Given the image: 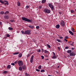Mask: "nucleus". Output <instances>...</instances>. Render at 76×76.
I'll return each mask as SVG.
<instances>
[{
    "instance_id": "2",
    "label": "nucleus",
    "mask_w": 76,
    "mask_h": 76,
    "mask_svg": "<svg viewBox=\"0 0 76 76\" xmlns=\"http://www.w3.org/2000/svg\"><path fill=\"white\" fill-rule=\"evenodd\" d=\"M44 12L45 13H50L51 11L47 9H45L44 10Z\"/></svg>"
},
{
    "instance_id": "48",
    "label": "nucleus",
    "mask_w": 76,
    "mask_h": 76,
    "mask_svg": "<svg viewBox=\"0 0 76 76\" xmlns=\"http://www.w3.org/2000/svg\"><path fill=\"white\" fill-rule=\"evenodd\" d=\"M39 9H41V8H42V7L41 6H39Z\"/></svg>"
},
{
    "instance_id": "36",
    "label": "nucleus",
    "mask_w": 76,
    "mask_h": 76,
    "mask_svg": "<svg viewBox=\"0 0 76 76\" xmlns=\"http://www.w3.org/2000/svg\"><path fill=\"white\" fill-rule=\"evenodd\" d=\"M7 37H10V35L9 34H7Z\"/></svg>"
},
{
    "instance_id": "12",
    "label": "nucleus",
    "mask_w": 76,
    "mask_h": 76,
    "mask_svg": "<svg viewBox=\"0 0 76 76\" xmlns=\"http://www.w3.org/2000/svg\"><path fill=\"white\" fill-rule=\"evenodd\" d=\"M56 28L57 29H58V28H60V25H56Z\"/></svg>"
},
{
    "instance_id": "52",
    "label": "nucleus",
    "mask_w": 76,
    "mask_h": 76,
    "mask_svg": "<svg viewBox=\"0 0 76 76\" xmlns=\"http://www.w3.org/2000/svg\"><path fill=\"white\" fill-rule=\"evenodd\" d=\"M59 38H60V39H63V37H59Z\"/></svg>"
},
{
    "instance_id": "43",
    "label": "nucleus",
    "mask_w": 76,
    "mask_h": 76,
    "mask_svg": "<svg viewBox=\"0 0 76 76\" xmlns=\"http://www.w3.org/2000/svg\"><path fill=\"white\" fill-rule=\"evenodd\" d=\"M53 56H56V54L54 52H53Z\"/></svg>"
},
{
    "instance_id": "53",
    "label": "nucleus",
    "mask_w": 76,
    "mask_h": 76,
    "mask_svg": "<svg viewBox=\"0 0 76 76\" xmlns=\"http://www.w3.org/2000/svg\"><path fill=\"white\" fill-rule=\"evenodd\" d=\"M69 45H71L72 46H73V45L72 43L71 44H69Z\"/></svg>"
},
{
    "instance_id": "56",
    "label": "nucleus",
    "mask_w": 76,
    "mask_h": 76,
    "mask_svg": "<svg viewBox=\"0 0 76 76\" xmlns=\"http://www.w3.org/2000/svg\"><path fill=\"white\" fill-rule=\"evenodd\" d=\"M29 56H30V55H29V54H28V55L27 56V57H29Z\"/></svg>"
},
{
    "instance_id": "39",
    "label": "nucleus",
    "mask_w": 76,
    "mask_h": 76,
    "mask_svg": "<svg viewBox=\"0 0 76 76\" xmlns=\"http://www.w3.org/2000/svg\"><path fill=\"white\" fill-rule=\"evenodd\" d=\"M11 65H12V66H15V63H11Z\"/></svg>"
},
{
    "instance_id": "4",
    "label": "nucleus",
    "mask_w": 76,
    "mask_h": 76,
    "mask_svg": "<svg viewBox=\"0 0 76 76\" xmlns=\"http://www.w3.org/2000/svg\"><path fill=\"white\" fill-rule=\"evenodd\" d=\"M60 24L61 26H64L65 25L64 24V21L63 20H61V22L60 23Z\"/></svg>"
},
{
    "instance_id": "19",
    "label": "nucleus",
    "mask_w": 76,
    "mask_h": 76,
    "mask_svg": "<svg viewBox=\"0 0 76 76\" xmlns=\"http://www.w3.org/2000/svg\"><path fill=\"white\" fill-rule=\"evenodd\" d=\"M44 53L46 54H47V53H48V52L47 50H45Z\"/></svg>"
},
{
    "instance_id": "5",
    "label": "nucleus",
    "mask_w": 76,
    "mask_h": 76,
    "mask_svg": "<svg viewBox=\"0 0 76 76\" xmlns=\"http://www.w3.org/2000/svg\"><path fill=\"white\" fill-rule=\"evenodd\" d=\"M25 34L27 35H31V31L28 30L25 31Z\"/></svg>"
},
{
    "instance_id": "33",
    "label": "nucleus",
    "mask_w": 76,
    "mask_h": 76,
    "mask_svg": "<svg viewBox=\"0 0 76 76\" xmlns=\"http://www.w3.org/2000/svg\"><path fill=\"white\" fill-rule=\"evenodd\" d=\"M7 73V72L6 71H4L3 72V73L4 74H5L6 73Z\"/></svg>"
},
{
    "instance_id": "9",
    "label": "nucleus",
    "mask_w": 76,
    "mask_h": 76,
    "mask_svg": "<svg viewBox=\"0 0 76 76\" xmlns=\"http://www.w3.org/2000/svg\"><path fill=\"white\" fill-rule=\"evenodd\" d=\"M34 56H32V57L31 58V59H30V63H32L33 62V60L34 59Z\"/></svg>"
},
{
    "instance_id": "31",
    "label": "nucleus",
    "mask_w": 76,
    "mask_h": 76,
    "mask_svg": "<svg viewBox=\"0 0 76 76\" xmlns=\"http://www.w3.org/2000/svg\"><path fill=\"white\" fill-rule=\"evenodd\" d=\"M0 2L1 3H2V4H4V2L3 1L1 0H0Z\"/></svg>"
},
{
    "instance_id": "64",
    "label": "nucleus",
    "mask_w": 76,
    "mask_h": 76,
    "mask_svg": "<svg viewBox=\"0 0 76 76\" xmlns=\"http://www.w3.org/2000/svg\"><path fill=\"white\" fill-rule=\"evenodd\" d=\"M48 76H51V75H48Z\"/></svg>"
},
{
    "instance_id": "62",
    "label": "nucleus",
    "mask_w": 76,
    "mask_h": 76,
    "mask_svg": "<svg viewBox=\"0 0 76 76\" xmlns=\"http://www.w3.org/2000/svg\"><path fill=\"white\" fill-rule=\"evenodd\" d=\"M4 14L6 15H7V13L6 12H5Z\"/></svg>"
},
{
    "instance_id": "20",
    "label": "nucleus",
    "mask_w": 76,
    "mask_h": 76,
    "mask_svg": "<svg viewBox=\"0 0 76 76\" xmlns=\"http://www.w3.org/2000/svg\"><path fill=\"white\" fill-rule=\"evenodd\" d=\"M46 2V0H42V3H44Z\"/></svg>"
},
{
    "instance_id": "26",
    "label": "nucleus",
    "mask_w": 76,
    "mask_h": 76,
    "mask_svg": "<svg viewBox=\"0 0 76 76\" xmlns=\"http://www.w3.org/2000/svg\"><path fill=\"white\" fill-rule=\"evenodd\" d=\"M74 30H75V29L73 28H72V29H71V31H72V32H75V31H74Z\"/></svg>"
},
{
    "instance_id": "54",
    "label": "nucleus",
    "mask_w": 76,
    "mask_h": 76,
    "mask_svg": "<svg viewBox=\"0 0 76 76\" xmlns=\"http://www.w3.org/2000/svg\"><path fill=\"white\" fill-rule=\"evenodd\" d=\"M2 25V23L1 22H0V25Z\"/></svg>"
},
{
    "instance_id": "28",
    "label": "nucleus",
    "mask_w": 76,
    "mask_h": 76,
    "mask_svg": "<svg viewBox=\"0 0 76 76\" xmlns=\"http://www.w3.org/2000/svg\"><path fill=\"white\" fill-rule=\"evenodd\" d=\"M21 33H22L23 34H26L25 31V32H24L23 31H21Z\"/></svg>"
},
{
    "instance_id": "14",
    "label": "nucleus",
    "mask_w": 76,
    "mask_h": 76,
    "mask_svg": "<svg viewBox=\"0 0 76 76\" xmlns=\"http://www.w3.org/2000/svg\"><path fill=\"white\" fill-rule=\"evenodd\" d=\"M11 68V66L10 65H8L7 66V69H10Z\"/></svg>"
},
{
    "instance_id": "30",
    "label": "nucleus",
    "mask_w": 76,
    "mask_h": 76,
    "mask_svg": "<svg viewBox=\"0 0 76 76\" xmlns=\"http://www.w3.org/2000/svg\"><path fill=\"white\" fill-rule=\"evenodd\" d=\"M40 72H45V70L44 69L41 70Z\"/></svg>"
},
{
    "instance_id": "3",
    "label": "nucleus",
    "mask_w": 76,
    "mask_h": 76,
    "mask_svg": "<svg viewBox=\"0 0 76 76\" xmlns=\"http://www.w3.org/2000/svg\"><path fill=\"white\" fill-rule=\"evenodd\" d=\"M18 64L19 66H23V62H22L21 61H19L18 62Z\"/></svg>"
},
{
    "instance_id": "22",
    "label": "nucleus",
    "mask_w": 76,
    "mask_h": 76,
    "mask_svg": "<svg viewBox=\"0 0 76 76\" xmlns=\"http://www.w3.org/2000/svg\"><path fill=\"white\" fill-rule=\"evenodd\" d=\"M8 29L9 30H13V28L12 27H10L9 28H8Z\"/></svg>"
},
{
    "instance_id": "25",
    "label": "nucleus",
    "mask_w": 76,
    "mask_h": 76,
    "mask_svg": "<svg viewBox=\"0 0 76 76\" xmlns=\"http://www.w3.org/2000/svg\"><path fill=\"white\" fill-rule=\"evenodd\" d=\"M4 18H5V19H8L9 18V17L8 16L6 15L5 16Z\"/></svg>"
},
{
    "instance_id": "46",
    "label": "nucleus",
    "mask_w": 76,
    "mask_h": 76,
    "mask_svg": "<svg viewBox=\"0 0 76 76\" xmlns=\"http://www.w3.org/2000/svg\"><path fill=\"white\" fill-rule=\"evenodd\" d=\"M14 63L15 64H17V63H18V61H16Z\"/></svg>"
},
{
    "instance_id": "60",
    "label": "nucleus",
    "mask_w": 76,
    "mask_h": 76,
    "mask_svg": "<svg viewBox=\"0 0 76 76\" xmlns=\"http://www.w3.org/2000/svg\"><path fill=\"white\" fill-rule=\"evenodd\" d=\"M59 13L60 15H61V12H59Z\"/></svg>"
},
{
    "instance_id": "16",
    "label": "nucleus",
    "mask_w": 76,
    "mask_h": 76,
    "mask_svg": "<svg viewBox=\"0 0 76 76\" xmlns=\"http://www.w3.org/2000/svg\"><path fill=\"white\" fill-rule=\"evenodd\" d=\"M72 53V50H69L67 51V53Z\"/></svg>"
},
{
    "instance_id": "18",
    "label": "nucleus",
    "mask_w": 76,
    "mask_h": 76,
    "mask_svg": "<svg viewBox=\"0 0 76 76\" xmlns=\"http://www.w3.org/2000/svg\"><path fill=\"white\" fill-rule=\"evenodd\" d=\"M52 58L53 59H55V58H57V56H53V57H52Z\"/></svg>"
},
{
    "instance_id": "15",
    "label": "nucleus",
    "mask_w": 76,
    "mask_h": 76,
    "mask_svg": "<svg viewBox=\"0 0 76 76\" xmlns=\"http://www.w3.org/2000/svg\"><path fill=\"white\" fill-rule=\"evenodd\" d=\"M17 5L18 6H20V3L19 1L17 2Z\"/></svg>"
},
{
    "instance_id": "49",
    "label": "nucleus",
    "mask_w": 76,
    "mask_h": 76,
    "mask_svg": "<svg viewBox=\"0 0 76 76\" xmlns=\"http://www.w3.org/2000/svg\"><path fill=\"white\" fill-rule=\"evenodd\" d=\"M28 8H29V6H26V9H28Z\"/></svg>"
},
{
    "instance_id": "21",
    "label": "nucleus",
    "mask_w": 76,
    "mask_h": 76,
    "mask_svg": "<svg viewBox=\"0 0 76 76\" xmlns=\"http://www.w3.org/2000/svg\"><path fill=\"white\" fill-rule=\"evenodd\" d=\"M41 68H42V66L41 65H39L38 67V69H41Z\"/></svg>"
},
{
    "instance_id": "23",
    "label": "nucleus",
    "mask_w": 76,
    "mask_h": 76,
    "mask_svg": "<svg viewBox=\"0 0 76 76\" xmlns=\"http://www.w3.org/2000/svg\"><path fill=\"white\" fill-rule=\"evenodd\" d=\"M19 53V52H16L15 53H14L13 54H14V55H15L16 54H18Z\"/></svg>"
},
{
    "instance_id": "11",
    "label": "nucleus",
    "mask_w": 76,
    "mask_h": 76,
    "mask_svg": "<svg viewBox=\"0 0 76 76\" xmlns=\"http://www.w3.org/2000/svg\"><path fill=\"white\" fill-rule=\"evenodd\" d=\"M22 56V54L21 53H20L19 54L18 57H19V58H21Z\"/></svg>"
},
{
    "instance_id": "24",
    "label": "nucleus",
    "mask_w": 76,
    "mask_h": 76,
    "mask_svg": "<svg viewBox=\"0 0 76 76\" xmlns=\"http://www.w3.org/2000/svg\"><path fill=\"white\" fill-rule=\"evenodd\" d=\"M0 13L1 14V15H3V14L4 13V12L3 11H1L0 12Z\"/></svg>"
},
{
    "instance_id": "42",
    "label": "nucleus",
    "mask_w": 76,
    "mask_h": 76,
    "mask_svg": "<svg viewBox=\"0 0 76 76\" xmlns=\"http://www.w3.org/2000/svg\"><path fill=\"white\" fill-rule=\"evenodd\" d=\"M36 71H37V72H39V69H36Z\"/></svg>"
},
{
    "instance_id": "27",
    "label": "nucleus",
    "mask_w": 76,
    "mask_h": 76,
    "mask_svg": "<svg viewBox=\"0 0 76 76\" xmlns=\"http://www.w3.org/2000/svg\"><path fill=\"white\" fill-rule=\"evenodd\" d=\"M25 75L26 76H30V75L28 74V73H25Z\"/></svg>"
},
{
    "instance_id": "35",
    "label": "nucleus",
    "mask_w": 76,
    "mask_h": 76,
    "mask_svg": "<svg viewBox=\"0 0 76 76\" xmlns=\"http://www.w3.org/2000/svg\"><path fill=\"white\" fill-rule=\"evenodd\" d=\"M41 57L42 58V59H44V57L43 56H41Z\"/></svg>"
},
{
    "instance_id": "61",
    "label": "nucleus",
    "mask_w": 76,
    "mask_h": 76,
    "mask_svg": "<svg viewBox=\"0 0 76 76\" xmlns=\"http://www.w3.org/2000/svg\"><path fill=\"white\" fill-rule=\"evenodd\" d=\"M71 49L72 50H74V48H71Z\"/></svg>"
},
{
    "instance_id": "51",
    "label": "nucleus",
    "mask_w": 76,
    "mask_h": 76,
    "mask_svg": "<svg viewBox=\"0 0 76 76\" xmlns=\"http://www.w3.org/2000/svg\"><path fill=\"white\" fill-rule=\"evenodd\" d=\"M6 13H9V11H6Z\"/></svg>"
},
{
    "instance_id": "17",
    "label": "nucleus",
    "mask_w": 76,
    "mask_h": 76,
    "mask_svg": "<svg viewBox=\"0 0 76 76\" xmlns=\"http://www.w3.org/2000/svg\"><path fill=\"white\" fill-rule=\"evenodd\" d=\"M19 70H20V71H22V67L21 66H20L19 68Z\"/></svg>"
},
{
    "instance_id": "10",
    "label": "nucleus",
    "mask_w": 76,
    "mask_h": 76,
    "mask_svg": "<svg viewBox=\"0 0 76 76\" xmlns=\"http://www.w3.org/2000/svg\"><path fill=\"white\" fill-rule=\"evenodd\" d=\"M28 27L30 28H31V29H33L34 27V26L31 25L30 26H29Z\"/></svg>"
},
{
    "instance_id": "57",
    "label": "nucleus",
    "mask_w": 76,
    "mask_h": 76,
    "mask_svg": "<svg viewBox=\"0 0 76 76\" xmlns=\"http://www.w3.org/2000/svg\"><path fill=\"white\" fill-rule=\"evenodd\" d=\"M34 42H35V40H33Z\"/></svg>"
},
{
    "instance_id": "34",
    "label": "nucleus",
    "mask_w": 76,
    "mask_h": 76,
    "mask_svg": "<svg viewBox=\"0 0 76 76\" xmlns=\"http://www.w3.org/2000/svg\"><path fill=\"white\" fill-rule=\"evenodd\" d=\"M56 40L58 41V42H61V41L59 39H57Z\"/></svg>"
},
{
    "instance_id": "38",
    "label": "nucleus",
    "mask_w": 76,
    "mask_h": 76,
    "mask_svg": "<svg viewBox=\"0 0 76 76\" xmlns=\"http://www.w3.org/2000/svg\"><path fill=\"white\" fill-rule=\"evenodd\" d=\"M39 28V26H37L36 27V29H38V28Z\"/></svg>"
},
{
    "instance_id": "37",
    "label": "nucleus",
    "mask_w": 76,
    "mask_h": 76,
    "mask_svg": "<svg viewBox=\"0 0 76 76\" xmlns=\"http://www.w3.org/2000/svg\"><path fill=\"white\" fill-rule=\"evenodd\" d=\"M71 13H73L74 12V11H73V10H71Z\"/></svg>"
},
{
    "instance_id": "47",
    "label": "nucleus",
    "mask_w": 76,
    "mask_h": 76,
    "mask_svg": "<svg viewBox=\"0 0 76 76\" xmlns=\"http://www.w3.org/2000/svg\"><path fill=\"white\" fill-rule=\"evenodd\" d=\"M6 4H7V5H9V3H5V5H6Z\"/></svg>"
},
{
    "instance_id": "29",
    "label": "nucleus",
    "mask_w": 76,
    "mask_h": 76,
    "mask_svg": "<svg viewBox=\"0 0 76 76\" xmlns=\"http://www.w3.org/2000/svg\"><path fill=\"white\" fill-rule=\"evenodd\" d=\"M47 45L49 48H51V46H50V45L48 44Z\"/></svg>"
},
{
    "instance_id": "8",
    "label": "nucleus",
    "mask_w": 76,
    "mask_h": 76,
    "mask_svg": "<svg viewBox=\"0 0 76 76\" xmlns=\"http://www.w3.org/2000/svg\"><path fill=\"white\" fill-rule=\"evenodd\" d=\"M22 68L23 70H26V66L25 65H23L22 66Z\"/></svg>"
},
{
    "instance_id": "1",
    "label": "nucleus",
    "mask_w": 76,
    "mask_h": 76,
    "mask_svg": "<svg viewBox=\"0 0 76 76\" xmlns=\"http://www.w3.org/2000/svg\"><path fill=\"white\" fill-rule=\"evenodd\" d=\"M22 18L23 20L26 21V22H31V23H32V20H29L28 18L25 17H22Z\"/></svg>"
},
{
    "instance_id": "63",
    "label": "nucleus",
    "mask_w": 76,
    "mask_h": 76,
    "mask_svg": "<svg viewBox=\"0 0 76 76\" xmlns=\"http://www.w3.org/2000/svg\"><path fill=\"white\" fill-rule=\"evenodd\" d=\"M58 49H60V47H58Z\"/></svg>"
},
{
    "instance_id": "58",
    "label": "nucleus",
    "mask_w": 76,
    "mask_h": 76,
    "mask_svg": "<svg viewBox=\"0 0 76 76\" xmlns=\"http://www.w3.org/2000/svg\"><path fill=\"white\" fill-rule=\"evenodd\" d=\"M72 42V41H70V42H68V43H71Z\"/></svg>"
},
{
    "instance_id": "55",
    "label": "nucleus",
    "mask_w": 76,
    "mask_h": 76,
    "mask_svg": "<svg viewBox=\"0 0 76 76\" xmlns=\"http://www.w3.org/2000/svg\"><path fill=\"white\" fill-rule=\"evenodd\" d=\"M56 72L57 74H59V72H57V71H56Z\"/></svg>"
},
{
    "instance_id": "32",
    "label": "nucleus",
    "mask_w": 76,
    "mask_h": 76,
    "mask_svg": "<svg viewBox=\"0 0 76 76\" xmlns=\"http://www.w3.org/2000/svg\"><path fill=\"white\" fill-rule=\"evenodd\" d=\"M65 41H66V42H67V40L66 39V38H65L64 39V42H65Z\"/></svg>"
},
{
    "instance_id": "13",
    "label": "nucleus",
    "mask_w": 76,
    "mask_h": 76,
    "mask_svg": "<svg viewBox=\"0 0 76 76\" xmlns=\"http://www.w3.org/2000/svg\"><path fill=\"white\" fill-rule=\"evenodd\" d=\"M69 34H71V35H73L74 34L73 33H72V31H69Z\"/></svg>"
},
{
    "instance_id": "45",
    "label": "nucleus",
    "mask_w": 76,
    "mask_h": 76,
    "mask_svg": "<svg viewBox=\"0 0 76 76\" xmlns=\"http://www.w3.org/2000/svg\"><path fill=\"white\" fill-rule=\"evenodd\" d=\"M10 22H15V21L14 20H10Z\"/></svg>"
},
{
    "instance_id": "41",
    "label": "nucleus",
    "mask_w": 76,
    "mask_h": 76,
    "mask_svg": "<svg viewBox=\"0 0 76 76\" xmlns=\"http://www.w3.org/2000/svg\"><path fill=\"white\" fill-rule=\"evenodd\" d=\"M41 51L42 53H44V49H42Z\"/></svg>"
},
{
    "instance_id": "7",
    "label": "nucleus",
    "mask_w": 76,
    "mask_h": 76,
    "mask_svg": "<svg viewBox=\"0 0 76 76\" xmlns=\"http://www.w3.org/2000/svg\"><path fill=\"white\" fill-rule=\"evenodd\" d=\"M69 55L70 56H75L76 55V53L73 52H72L69 54Z\"/></svg>"
},
{
    "instance_id": "40",
    "label": "nucleus",
    "mask_w": 76,
    "mask_h": 76,
    "mask_svg": "<svg viewBox=\"0 0 76 76\" xmlns=\"http://www.w3.org/2000/svg\"><path fill=\"white\" fill-rule=\"evenodd\" d=\"M37 52L39 53H40V52H41V49H39V50L37 51Z\"/></svg>"
},
{
    "instance_id": "50",
    "label": "nucleus",
    "mask_w": 76,
    "mask_h": 76,
    "mask_svg": "<svg viewBox=\"0 0 76 76\" xmlns=\"http://www.w3.org/2000/svg\"><path fill=\"white\" fill-rule=\"evenodd\" d=\"M69 47H65V49H68V48H69Z\"/></svg>"
},
{
    "instance_id": "59",
    "label": "nucleus",
    "mask_w": 76,
    "mask_h": 76,
    "mask_svg": "<svg viewBox=\"0 0 76 76\" xmlns=\"http://www.w3.org/2000/svg\"><path fill=\"white\" fill-rule=\"evenodd\" d=\"M7 3H9V2H8V1H6L5 2Z\"/></svg>"
},
{
    "instance_id": "6",
    "label": "nucleus",
    "mask_w": 76,
    "mask_h": 76,
    "mask_svg": "<svg viewBox=\"0 0 76 76\" xmlns=\"http://www.w3.org/2000/svg\"><path fill=\"white\" fill-rule=\"evenodd\" d=\"M49 6L51 8L52 10H54V7L53 6V5L52 4H49Z\"/></svg>"
},
{
    "instance_id": "44",
    "label": "nucleus",
    "mask_w": 76,
    "mask_h": 76,
    "mask_svg": "<svg viewBox=\"0 0 76 76\" xmlns=\"http://www.w3.org/2000/svg\"><path fill=\"white\" fill-rule=\"evenodd\" d=\"M68 37H67V36L65 37V39H68Z\"/></svg>"
}]
</instances>
